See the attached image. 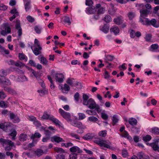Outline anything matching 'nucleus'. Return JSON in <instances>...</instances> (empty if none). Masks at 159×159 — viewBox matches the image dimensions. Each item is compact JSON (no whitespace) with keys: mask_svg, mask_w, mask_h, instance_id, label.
I'll return each mask as SVG.
<instances>
[{"mask_svg":"<svg viewBox=\"0 0 159 159\" xmlns=\"http://www.w3.org/2000/svg\"><path fill=\"white\" fill-rule=\"evenodd\" d=\"M6 146L5 148V151H10L12 148L13 146H14V143L11 140L9 139H6L3 146Z\"/></svg>","mask_w":159,"mask_h":159,"instance_id":"7ed1b4c3","label":"nucleus"},{"mask_svg":"<svg viewBox=\"0 0 159 159\" xmlns=\"http://www.w3.org/2000/svg\"><path fill=\"white\" fill-rule=\"evenodd\" d=\"M151 139V136L150 135H148L143 137V139L145 142H147L150 141Z\"/></svg>","mask_w":159,"mask_h":159,"instance_id":"de8ad7c7","label":"nucleus"},{"mask_svg":"<svg viewBox=\"0 0 159 159\" xmlns=\"http://www.w3.org/2000/svg\"><path fill=\"white\" fill-rule=\"evenodd\" d=\"M3 89L5 91L12 95H16L17 94L16 91L10 87L3 86Z\"/></svg>","mask_w":159,"mask_h":159,"instance_id":"9b49d317","label":"nucleus"},{"mask_svg":"<svg viewBox=\"0 0 159 159\" xmlns=\"http://www.w3.org/2000/svg\"><path fill=\"white\" fill-rule=\"evenodd\" d=\"M96 11L97 10V14H102L104 12V9L101 7L100 4H98L96 5Z\"/></svg>","mask_w":159,"mask_h":159,"instance_id":"4468645a","label":"nucleus"},{"mask_svg":"<svg viewBox=\"0 0 159 159\" xmlns=\"http://www.w3.org/2000/svg\"><path fill=\"white\" fill-rule=\"evenodd\" d=\"M41 136V134L39 133H35L34 134H32L30 138L33 140L35 138H39Z\"/></svg>","mask_w":159,"mask_h":159,"instance_id":"473e14b6","label":"nucleus"},{"mask_svg":"<svg viewBox=\"0 0 159 159\" xmlns=\"http://www.w3.org/2000/svg\"><path fill=\"white\" fill-rule=\"evenodd\" d=\"M64 76L62 73L56 74L55 75V79L56 81L60 83H62L64 81Z\"/></svg>","mask_w":159,"mask_h":159,"instance_id":"9d476101","label":"nucleus"},{"mask_svg":"<svg viewBox=\"0 0 159 159\" xmlns=\"http://www.w3.org/2000/svg\"><path fill=\"white\" fill-rule=\"evenodd\" d=\"M59 112L61 116L67 121L70 120L71 116L69 113L65 111L61 108L59 109Z\"/></svg>","mask_w":159,"mask_h":159,"instance_id":"20e7f679","label":"nucleus"},{"mask_svg":"<svg viewBox=\"0 0 159 159\" xmlns=\"http://www.w3.org/2000/svg\"><path fill=\"white\" fill-rule=\"evenodd\" d=\"M71 136L74 138L77 139H80V136L74 133H71L70 134Z\"/></svg>","mask_w":159,"mask_h":159,"instance_id":"e2e57ef3","label":"nucleus"},{"mask_svg":"<svg viewBox=\"0 0 159 159\" xmlns=\"http://www.w3.org/2000/svg\"><path fill=\"white\" fill-rule=\"evenodd\" d=\"M27 138V135L25 134H21L19 137V139L20 141H24L26 140Z\"/></svg>","mask_w":159,"mask_h":159,"instance_id":"2f4dec72","label":"nucleus"},{"mask_svg":"<svg viewBox=\"0 0 159 159\" xmlns=\"http://www.w3.org/2000/svg\"><path fill=\"white\" fill-rule=\"evenodd\" d=\"M7 9V7L3 4H0V10L5 11Z\"/></svg>","mask_w":159,"mask_h":159,"instance_id":"774afa93","label":"nucleus"},{"mask_svg":"<svg viewBox=\"0 0 159 159\" xmlns=\"http://www.w3.org/2000/svg\"><path fill=\"white\" fill-rule=\"evenodd\" d=\"M74 79L71 78H68L66 81L67 83L71 86H74Z\"/></svg>","mask_w":159,"mask_h":159,"instance_id":"c9c22d12","label":"nucleus"},{"mask_svg":"<svg viewBox=\"0 0 159 159\" xmlns=\"http://www.w3.org/2000/svg\"><path fill=\"white\" fill-rule=\"evenodd\" d=\"M152 133L153 134H156V135L159 134V128L155 127L151 129Z\"/></svg>","mask_w":159,"mask_h":159,"instance_id":"72a5a7b5","label":"nucleus"},{"mask_svg":"<svg viewBox=\"0 0 159 159\" xmlns=\"http://www.w3.org/2000/svg\"><path fill=\"white\" fill-rule=\"evenodd\" d=\"M94 143L101 147H104L107 148H110V142L105 140L98 139L94 141Z\"/></svg>","mask_w":159,"mask_h":159,"instance_id":"f03ea898","label":"nucleus"},{"mask_svg":"<svg viewBox=\"0 0 159 159\" xmlns=\"http://www.w3.org/2000/svg\"><path fill=\"white\" fill-rule=\"evenodd\" d=\"M110 32L114 33L115 34H116L119 33V29L116 26H113L110 30Z\"/></svg>","mask_w":159,"mask_h":159,"instance_id":"412c9836","label":"nucleus"},{"mask_svg":"<svg viewBox=\"0 0 159 159\" xmlns=\"http://www.w3.org/2000/svg\"><path fill=\"white\" fill-rule=\"evenodd\" d=\"M70 150L72 152H77L78 153L82 152L81 150L79 147L76 146H74L71 148Z\"/></svg>","mask_w":159,"mask_h":159,"instance_id":"a211bd4d","label":"nucleus"},{"mask_svg":"<svg viewBox=\"0 0 159 159\" xmlns=\"http://www.w3.org/2000/svg\"><path fill=\"white\" fill-rule=\"evenodd\" d=\"M19 57L21 60H24L25 61L27 60V57L23 53H19Z\"/></svg>","mask_w":159,"mask_h":159,"instance_id":"e433bc0d","label":"nucleus"},{"mask_svg":"<svg viewBox=\"0 0 159 159\" xmlns=\"http://www.w3.org/2000/svg\"><path fill=\"white\" fill-rule=\"evenodd\" d=\"M77 154L75 153H72L69 156L70 159H76L77 158Z\"/></svg>","mask_w":159,"mask_h":159,"instance_id":"338daca9","label":"nucleus"},{"mask_svg":"<svg viewBox=\"0 0 159 159\" xmlns=\"http://www.w3.org/2000/svg\"><path fill=\"white\" fill-rule=\"evenodd\" d=\"M34 30L36 33L40 34L41 33L42 28L40 26L36 25L34 26Z\"/></svg>","mask_w":159,"mask_h":159,"instance_id":"58836bf2","label":"nucleus"},{"mask_svg":"<svg viewBox=\"0 0 159 159\" xmlns=\"http://www.w3.org/2000/svg\"><path fill=\"white\" fill-rule=\"evenodd\" d=\"M149 11L148 10L141 9L140 10V17H144L149 14Z\"/></svg>","mask_w":159,"mask_h":159,"instance_id":"2eb2a0df","label":"nucleus"},{"mask_svg":"<svg viewBox=\"0 0 159 159\" xmlns=\"http://www.w3.org/2000/svg\"><path fill=\"white\" fill-rule=\"evenodd\" d=\"M33 124L35 126L38 127H40L41 126V123L37 119L33 122Z\"/></svg>","mask_w":159,"mask_h":159,"instance_id":"4d7b16f0","label":"nucleus"},{"mask_svg":"<svg viewBox=\"0 0 159 159\" xmlns=\"http://www.w3.org/2000/svg\"><path fill=\"white\" fill-rule=\"evenodd\" d=\"M7 75V71L3 69L0 70V76L1 77H5Z\"/></svg>","mask_w":159,"mask_h":159,"instance_id":"c03bdc74","label":"nucleus"},{"mask_svg":"<svg viewBox=\"0 0 159 159\" xmlns=\"http://www.w3.org/2000/svg\"><path fill=\"white\" fill-rule=\"evenodd\" d=\"M111 17L108 15L104 17L105 21L109 23L111 21Z\"/></svg>","mask_w":159,"mask_h":159,"instance_id":"5fc2aeb1","label":"nucleus"},{"mask_svg":"<svg viewBox=\"0 0 159 159\" xmlns=\"http://www.w3.org/2000/svg\"><path fill=\"white\" fill-rule=\"evenodd\" d=\"M89 120L91 122H95L98 120V118L94 116H91L88 118Z\"/></svg>","mask_w":159,"mask_h":159,"instance_id":"8fccbe9b","label":"nucleus"},{"mask_svg":"<svg viewBox=\"0 0 159 159\" xmlns=\"http://www.w3.org/2000/svg\"><path fill=\"white\" fill-rule=\"evenodd\" d=\"M18 80H17L16 81L18 82H25L28 81L27 78L25 75H22L20 77H19L18 78Z\"/></svg>","mask_w":159,"mask_h":159,"instance_id":"c85d7f7f","label":"nucleus"},{"mask_svg":"<svg viewBox=\"0 0 159 159\" xmlns=\"http://www.w3.org/2000/svg\"><path fill=\"white\" fill-rule=\"evenodd\" d=\"M30 2H28L25 5V8L26 11H27L30 8Z\"/></svg>","mask_w":159,"mask_h":159,"instance_id":"13d9d810","label":"nucleus"},{"mask_svg":"<svg viewBox=\"0 0 159 159\" xmlns=\"http://www.w3.org/2000/svg\"><path fill=\"white\" fill-rule=\"evenodd\" d=\"M95 135L93 133H88L84 135L83 138L84 140H88L92 139L93 138L95 137Z\"/></svg>","mask_w":159,"mask_h":159,"instance_id":"f8f14e48","label":"nucleus"},{"mask_svg":"<svg viewBox=\"0 0 159 159\" xmlns=\"http://www.w3.org/2000/svg\"><path fill=\"white\" fill-rule=\"evenodd\" d=\"M114 58L113 56L108 55L106 56V60L108 61H112Z\"/></svg>","mask_w":159,"mask_h":159,"instance_id":"680f3d73","label":"nucleus"},{"mask_svg":"<svg viewBox=\"0 0 159 159\" xmlns=\"http://www.w3.org/2000/svg\"><path fill=\"white\" fill-rule=\"evenodd\" d=\"M7 96L6 94L3 91H0V98L1 99H4Z\"/></svg>","mask_w":159,"mask_h":159,"instance_id":"6e6d98bb","label":"nucleus"},{"mask_svg":"<svg viewBox=\"0 0 159 159\" xmlns=\"http://www.w3.org/2000/svg\"><path fill=\"white\" fill-rule=\"evenodd\" d=\"M112 118V121L113 124H115L118 122V119L117 118V115H114L113 116Z\"/></svg>","mask_w":159,"mask_h":159,"instance_id":"69168bd1","label":"nucleus"},{"mask_svg":"<svg viewBox=\"0 0 159 159\" xmlns=\"http://www.w3.org/2000/svg\"><path fill=\"white\" fill-rule=\"evenodd\" d=\"M4 131L6 132H8L11 129V124L8 122H4Z\"/></svg>","mask_w":159,"mask_h":159,"instance_id":"393cba45","label":"nucleus"},{"mask_svg":"<svg viewBox=\"0 0 159 159\" xmlns=\"http://www.w3.org/2000/svg\"><path fill=\"white\" fill-rule=\"evenodd\" d=\"M15 66L20 68H21L22 67H23L24 66V64L20 61H18L17 62H15Z\"/></svg>","mask_w":159,"mask_h":159,"instance_id":"603ef678","label":"nucleus"},{"mask_svg":"<svg viewBox=\"0 0 159 159\" xmlns=\"http://www.w3.org/2000/svg\"><path fill=\"white\" fill-rule=\"evenodd\" d=\"M139 21L143 25H150V20L148 18L140 17Z\"/></svg>","mask_w":159,"mask_h":159,"instance_id":"ddd939ff","label":"nucleus"},{"mask_svg":"<svg viewBox=\"0 0 159 159\" xmlns=\"http://www.w3.org/2000/svg\"><path fill=\"white\" fill-rule=\"evenodd\" d=\"M71 124L72 125L79 128L83 129L85 128V127L82 124V123L79 121H76L74 120H71Z\"/></svg>","mask_w":159,"mask_h":159,"instance_id":"6e6552de","label":"nucleus"},{"mask_svg":"<svg viewBox=\"0 0 159 159\" xmlns=\"http://www.w3.org/2000/svg\"><path fill=\"white\" fill-rule=\"evenodd\" d=\"M122 154L123 157H126L128 156V153L126 149H123L122 151Z\"/></svg>","mask_w":159,"mask_h":159,"instance_id":"0e129e2a","label":"nucleus"},{"mask_svg":"<svg viewBox=\"0 0 159 159\" xmlns=\"http://www.w3.org/2000/svg\"><path fill=\"white\" fill-rule=\"evenodd\" d=\"M149 146L152 147L154 151L159 152V146L158 143H152L149 144Z\"/></svg>","mask_w":159,"mask_h":159,"instance_id":"dca6fc26","label":"nucleus"},{"mask_svg":"<svg viewBox=\"0 0 159 159\" xmlns=\"http://www.w3.org/2000/svg\"><path fill=\"white\" fill-rule=\"evenodd\" d=\"M129 122L131 125L134 126L137 125V121L136 119L133 118H131L129 119Z\"/></svg>","mask_w":159,"mask_h":159,"instance_id":"bb28decb","label":"nucleus"},{"mask_svg":"<svg viewBox=\"0 0 159 159\" xmlns=\"http://www.w3.org/2000/svg\"><path fill=\"white\" fill-rule=\"evenodd\" d=\"M156 20L155 19H154L151 20L150 21V24H151L152 26L155 27H158V26L156 25Z\"/></svg>","mask_w":159,"mask_h":159,"instance_id":"09e8293b","label":"nucleus"},{"mask_svg":"<svg viewBox=\"0 0 159 159\" xmlns=\"http://www.w3.org/2000/svg\"><path fill=\"white\" fill-rule=\"evenodd\" d=\"M16 29L18 30L17 33L19 37L21 36L22 34V30L21 28L20 21L18 20H16L15 24Z\"/></svg>","mask_w":159,"mask_h":159,"instance_id":"423d86ee","label":"nucleus"},{"mask_svg":"<svg viewBox=\"0 0 159 159\" xmlns=\"http://www.w3.org/2000/svg\"><path fill=\"white\" fill-rule=\"evenodd\" d=\"M50 120L52 121L56 125H60V122L53 116H51L50 117Z\"/></svg>","mask_w":159,"mask_h":159,"instance_id":"5701e85b","label":"nucleus"},{"mask_svg":"<svg viewBox=\"0 0 159 159\" xmlns=\"http://www.w3.org/2000/svg\"><path fill=\"white\" fill-rule=\"evenodd\" d=\"M89 97L86 94H83V104L84 105L87 102H88L89 100Z\"/></svg>","mask_w":159,"mask_h":159,"instance_id":"4c0bfd02","label":"nucleus"},{"mask_svg":"<svg viewBox=\"0 0 159 159\" xmlns=\"http://www.w3.org/2000/svg\"><path fill=\"white\" fill-rule=\"evenodd\" d=\"M114 21L116 24L119 25L123 23V20L121 16L118 17L114 19Z\"/></svg>","mask_w":159,"mask_h":159,"instance_id":"b1692460","label":"nucleus"},{"mask_svg":"<svg viewBox=\"0 0 159 159\" xmlns=\"http://www.w3.org/2000/svg\"><path fill=\"white\" fill-rule=\"evenodd\" d=\"M16 131L15 129H13L10 134V135L13 136L12 138V139L13 140H14L15 139V137L16 136Z\"/></svg>","mask_w":159,"mask_h":159,"instance_id":"864d4df0","label":"nucleus"},{"mask_svg":"<svg viewBox=\"0 0 159 159\" xmlns=\"http://www.w3.org/2000/svg\"><path fill=\"white\" fill-rule=\"evenodd\" d=\"M80 94L79 93L76 92L75 93L74 96V98L75 101L76 102H78L79 100Z\"/></svg>","mask_w":159,"mask_h":159,"instance_id":"49530a36","label":"nucleus"},{"mask_svg":"<svg viewBox=\"0 0 159 159\" xmlns=\"http://www.w3.org/2000/svg\"><path fill=\"white\" fill-rule=\"evenodd\" d=\"M79 119L82 120L84 119L86 117L85 115L83 113H79Z\"/></svg>","mask_w":159,"mask_h":159,"instance_id":"bf43d9fd","label":"nucleus"},{"mask_svg":"<svg viewBox=\"0 0 159 159\" xmlns=\"http://www.w3.org/2000/svg\"><path fill=\"white\" fill-rule=\"evenodd\" d=\"M65 155L64 154L60 153L57 155L56 159H65Z\"/></svg>","mask_w":159,"mask_h":159,"instance_id":"37998d69","label":"nucleus"},{"mask_svg":"<svg viewBox=\"0 0 159 159\" xmlns=\"http://www.w3.org/2000/svg\"><path fill=\"white\" fill-rule=\"evenodd\" d=\"M10 12L11 14H13L12 16L9 18V20L10 21H12L15 19L16 17L19 16V12L15 8H14L11 10Z\"/></svg>","mask_w":159,"mask_h":159,"instance_id":"1a4fd4ad","label":"nucleus"},{"mask_svg":"<svg viewBox=\"0 0 159 159\" xmlns=\"http://www.w3.org/2000/svg\"><path fill=\"white\" fill-rule=\"evenodd\" d=\"M96 11V7H90L87 8V13L92 14L94 13Z\"/></svg>","mask_w":159,"mask_h":159,"instance_id":"cd10ccee","label":"nucleus"},{"mask_svg":"<svg viewBox=\"0 0 159 159\" xmlns=\"http://www.w3.org/2000/svg\"><path fill=\"white\" fill-rule=\"evenodd\" d=\"M30 23H32L34 21V19L30 16H28L26 17Z\"/></svg>","mask_w":159,"mask_h":159,"instance_id":"052dcab7","label":"nucleus"},{"mask_svg":"<svg viewBox=\"0 0 159 159\" xmlns=\"http://www.w3.org/2000/svg\"><path fill=\"white\" fill-rule=\"evenodd\" d=\"M31 48L35 55L37 56L41 53L42 48L40 46L39 42L37 39H35L33 47H32Z\"/></svg>","mask_w":159,"mask_h":159,"instance_id":"f257e3e1","label":"nucleus"},{"mask_svg":"<svg viewBox=\"0 0 159 159\" xmlns=\"http://www.w3.org/2000/svg\"><path fill=\"white\" fill-rule=\"evenodd\" d=\"M137 156L139 159H149V157L142 152H139Z\"/></svg>","mask_w":159,"mask_h":159,"instance_id":"6ab92c4d","label":"nucleus"},{"mask_svg":"<svg viewBox=\"0 0 159 159\" xmlns=\"http://www.w3.org/2000/svg\"><path fill=\"white\" fill-rule=\"evenodd\" d=\"M151 47L152 51L159 52V46L157 44H152L151 45Z\"/></svg>","mask_w":159,"mask_h":159,"instance_id":"a878e982","label":"nucleus"},{"mask_svg":"<svg viewBox=\"0 0 159 159\" xmlns=\"http://www.w3.org/2000/svg\"><path fill=\"white\" fill-rule=\"evenodd\" d=\"M109 27L107 24H105L103 26L100 27V30L105 34L107 33L109 30Z\"/></svg>","mask_w":159,"mask_h":159,"instance_id":"f3484780","label":"nucleus"},{"mask_svg":"<svg viewBox=\"0 0 159 159\" xmlns=\"http://www.w3.org/2000/svg\"><path fill=\"white\" fill-rule=\"evenodd\" d=\"M51 140L52 141H54L57 143L64 141L63 139L59 137L56 136H54L51 138Z\"/></svg>","mask_w":159,"mask_h":159,"instance_id":"aec40b11","label":"nucleus"},{"mask_svg":"<svg viewBox=\"0 0 159 159\" xmlns=\"http://www.w3.org/2000/svg\"><path fill=\"white\" fill-rule=\"evenodd\" d=\"M44 152L41 149L38 148L34 151V154L38 157L42 155Z\"/></svg>","mask_w":159,"mask_h":159,"instance_id":"4be33fe9","label":"nucleus"},{"mask_svg":"<svg viewBox=\"0 0 159 159\" xmlns=\"http://www.w3.org/2000/svg\"><path fill=\"white\" fill-rule=\"evenodd\" d=\"M63 21L64 24L67 23L69 25H70L71 24L70 17L68 16H66L64 17Z\"/></svg>","mask_w":159,"mask_h":159,"instance_id":"c756f323","label":"nucleus"},{"mask_svg":"<svg viewBox=\"0 0 159 159\" xmlns=\"http://www.w3.org/2000/svg\"><path fill=\"white\" fill-rule=\"evenodd\" d=\"M54 150L55 152H57L63 153L65 152L64 150L63 149L60 148H54Z\"/></svg>","mask_w":159,"mask_h":159,"instance_id":"3c124183","label":"nucleus"},{"mask_svg":"<svg viewBox=\"0 0 159 159\" xmlns=\"http://www.w3.org/2000/svg\"><path fill=\"white\" fill-rule=\"evenodd\" d=\"M9 117L10 119L14 123H18L20 121V119L17 115H15L13 112H10Z\"/></svg>","mask_w":159,"mask_h":159,"instance_id":"0eeeda50","label":"nucleus"},{"mask_svg":"<svg viewBox=\"0 0 159 159\" xmlns=\"http://www.w3.org/2000/svg\"><path fill=\"white\" fill-rule=\"evenodd\" d=\"M40 63L44 65H48V61L43 56H42L40 58Z\"/></svg>","mask_w":159,"mask_h":159,"instance_id":"f704fd0d","label":"nucleus"},{"mask_svg":"<svg viewBox=\"0 0 159 159\" xmlns=\"http://www.w3.org/2000/svg\"><path fill=\"white\" fill-rule=\"evenodd\" d=\"M51 116L48 114L47 112H44L43 115L42 116V118L43 119L47 120L49 119L50 120V117Z\"/></svg>","mask_w":159,"mask_h":159,"instance_id":"79ce46f5","label":"nucleus"},{"mask_svg":"<svg viewBox=\"0 0 159 159\" xmlns=\"http://www.w3.org/2000/svg\"><path fill=\"white\" fill-rule=\"evenodd\" d=\"M122 136L123 137L126 138L128 139H132L131 137L129 135L128 133L126 131H124V132L122 133Z\"/></svg>","mask_w":159,"mask_h":159,"instance_id":"a19ab883","label":"nucleus"},{"mask_svg":"<svg viewBox=\"0 0 159 159\" xmlns=\"http://www.w3.org/2000/svg\"><path fill=\"white\" fill-rule=\"evenodd\" d=\"M85 105L88 106L89 105V107L91 109H94L95 107L97 105L96 104L94 100H93L92 98H90L89 99L88 102H87Z\"/></svg>","mask_w":159,"mask_h":159,"instance_id":"39448f33","label":"nucleus"},{"mask_svg":"<svg viewBox=\"0 0 159 159\" xmlns=\"http://www.w3.org/2000/svg\"><path fill=\"white\" fill-rule=\"evenodd\" d=\"M2 83L4 84L7 85H10L11 84V82L8 79H5L4 80L2 81Z\"/></svg>","mask_w":159,"mask_h":159,"instance_id":"a18cd8bd","label":"nucleus"},{"mask_svg":"<svg viewBox=\"0 0 159 159\" xmlns=\"http://www.w3.org/2000/svg\"><path fill=\"white\" fill-rule=\"evenodd\" d=\"M128 17L130 20H132L135 16V13L133 11L129 12L127 14Z\"/></svg>","mask_w":159,"mask_h":159,"instance_id":"7c9ffc66","label":"nucleus"},{"mask_svg":"<svg viewBox=\"0 0 159 159\" xmlns=\"http://www.w3.org/2000/svg\"><path fill=\"white\" fill-rule=\"evenodd\" d=\"M107 131L106 130L100 131L98 133L99 136L102 137H105L106 136Z\"/></svg>","mask_w":159,"mask_h":159,"instance_id":"ea45409f","label":"nucleus"}]
</instances>
